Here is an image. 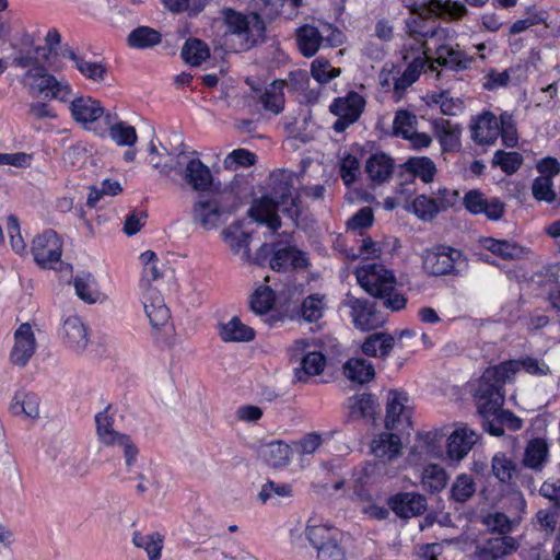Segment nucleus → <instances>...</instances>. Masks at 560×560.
<instances>
[{
	"mask_svg": "<svg viewBox=\"0 0 560 560\" xmlns=\"http://www.w3.org/2000/svg\"><path fill=\"white\" fill-rule=\"evenodd\" d=\"M256 154L246 149H236L228 154L223 161L224 168L236 170L237 167H248L256 163Z\"/></svg>",
	"mask_w": 560,
	"mask_h": 560,
	"instance_id": "69168bd1",
	"label": "nucleus"
},
{
	"mask_svg": "<svg viewBox=\"0 0 560 560\" xmlns=\"http://www.w3.org/2000/svg\"><path fill=\"white\" fill-rule=\"evenodd\" d=\"M108 135L119 147H132L138 139L136 128L121 120L109 126Z\"/></svg>",
	"mask_w": 560,
	"mask_h": 560,
	"instance_id": "864d4df0",
	"label": "nucleus"
},
{
	"mask_svg": "<svg viewBox=\"0 0 560 560\" xmlns=\"http://www.w3.org/2000/svg\"><path fill=\"white\" fill-rule=\"evenodd\" d=\"M492 471L501 482L506 483L516 474V465L503 454H497L492 459Z\"/></svg>",
	"mask_w": 560,
	"mask_h": 560,
	"instance_id": "0e129e2a",
	"label": "nucleus"
},
{
	"mask_svg": "<svg viewBox=\"0 0 560 560\" xmlns=\"http://www.w3.org/2000/svg\"><path fill=\"white\" fill-rule=\"evenodd\" d=\"M73 119L82 124H92L103 117L105 109L101 102L91 96H79L70 103Z\"/></svg>",
	"mask_w": 560,
	"mask_h": 560,
	"instance_id": "a878e982",
	"label": "nucleus"
},
{
	"mask_svg": "<svg viewBox=\"0 0 560 560\" xmlns=\"http://www.w3.org/2000/svg\"><path fill=\"white\" fill-rule=\"evenodd\" d=\"M475 57L469 56L466 51L459 49V45L452 46L442 44L435 49V58L431 59L428 65L430 72H436V78L440 79L442 72L436 69V65L447 70L459 72L470 69Z\"/></svg>",
	"mask_w": 560,
	"mask_h": 560,
	"instance_id": "9b49d317",
	"label": "nucleus"
},
{
	"mask_svg": "<svg viewBox=\"0 0 560 560\" xmlns=\"http://www.w3.org/2000/svg\"><path fill=\"white\" fill-rule=\"evenodd\" d=\"M364 108L365 100L355 91L348 92L346 96L336 97L329 106L330 113L338 117L332 125L334 131L343 132L359 120Z\"/></svg>",
	"mask_w": 560,
	"mask_h": 560,
	"instance_id": "9d476101",
	"label": "nucleus"
},
{
	"mask_svg": "<svg viewBox=\"0 0 560 560\" xmlns=\"http://www.w3.org/2000/svg\"><path fill=\"white\" fill-rule=\"evenodd\" d=\"M349 416L352 419H375L378 409L376 397L370 393L354 395L347 400Z\"/></svg>",
	"mask_w": 560,
	"mask_h": 560,
	"instance_id": "c9c22d12",
	"label": "nucleus"
},
{
	"mask_svg": "<svg viewBox=\"0 0 560 560\" xmlns=\"http://www.w3.org/2000/svg\"><path fill=\"white\" fill-rule=\"evenodd\" d=\"M340 72L339 68H332L330 62L324 58L315 59L311 66L312 77L320 84L330 82L339 77Z\"/></svg>",
	"mask_w": 560,
	"mask_h": 560,
	"instance_id": "e2e57ef3",
	"label": "nucleus"
},
{
	"mask_svg": "<svg viewBox=\"0 0 560 560\" xmlns=\"http://www.w3.org/2000/svg\"><path fill=\"white\" fill-rule=\"evenodd\" d=\"M476 492V485L471 476L460 474L456 477L450 490V500L458 503L467 502Z\"/></svg>",
	"mask_w": 560,
	"mask_h": 560,
	"instance_id": "3c124183",
	"label": "nucleus"
},
{
	"mask_svg": "<svg viewBox=\"0 0 560 560\" xmlns=\"http://www.w3.org/2000/svg\"><path fill=\"white\" fill-rule=\"evenodd\" d=\"M524 162L523 155L516 151L497 150L492 158V166L500 167L506 175L516 173Z\"/></svg>",
	"mask_w": 560,
	"mask_h": 560,
	"instance_id": "603ef678",
	"label": "nucleus"
},
{
	"mask_svg": "<svg viewBox=\"0 0 560 560\" xmlns=\"http://www.w3.org/2000/svg\"><path fill=\"white\" fill-rule=\"evenodd\" d=\"M482 524L490 533L499 536L510 537L512 532V521L502 512L489 513L482 518Z\"/></svg>",
	"mask_w": 560,
	"mask_h": 560,
	"instance_id": "bf43d9fd",
	"label": "nucleus"
},
{
	"mask_svg": "<svg viewBox=\"0 0 560 560\" xmlns=\"http://www.w3.org/2000/svg\"><path fill=\"white\" fill-rule=\"evenodd\" d=\"M278 209H282V207L277 206L269 198H260L254 201L248 210V215L258 224L267 225L272 232H276L281 228Z\"/></svg>",
	"mask_w": 560,
	"mask_h": 560,
	"instance_id": "393cba45",
	"label": "nucleus"
},
{
	"mask_svg": "<svg viewBox=\"0 0 560 560\" xmlns=\"http://www.w3.org/2000/svg\"><path fill=\"white\" fill-rule=\"evenodd\" d=\"M411 207L413 213L422 221H431L441 212L438 200L427 195L416 197Z\"/></svg>",
	"mask_w": 560,
	"mask_h": 560,
	"instance_id": "4d7b16f0",
	"label": "nucleus"
},
{
	"mask_svg": "<svg viewBox=\"0 0 560 560\" xmlns=\"http://www.w3.org/2000/svg\"><path fill=\"white\" fill-rule=\"evenodd\" d=\"M548 444L544 439L530 440L525 448L523 465L527 468L540 471L547 462Z\"/></svg>",
	"mask_w": 560,
	"mask_h": 560,
	"instance_id": "a19ab883",
	"label": "nucleus"
},
{
	"mask_svg": "<svg viewBox=\"0 0 560 560\" xmlns=\"http://www.w3.org/2000/svg\"><path fill=\"white\" fill-rule=\"evenodd\" d=\"M161 40L162 35L159 31L149 26H138L129 33L127 44L135 49H147L159 45Z\"/></svg>",
	"mask_w": 560,
	"mask_h": 560,
	"instance_id": "a18cd8bd",
	"label": "nucleus"
},
{
	"mask_svg": "<svg viewBox=\"0 0 560 560\" xmlns=\"http://www.w3.org/2000/svg\"><path fill=\"white\" fill-rule=\"evenodd\" d=\"M422 258L424 271L435 277L457 276L460 267L467 265V259L460 249L442 244L425 249Z\"/></svg>",
	"mask_w": 560,
	"mask_h": 560,
	"instance_id": "423d86ee",
	"label": "nucleus"
},
{
	"mask_svg": "<svg viewBox=\"0 0 560 560\" xmlns=\"http://www.w3.org/2000/svg\"><path fill=\"white\" fill-rule=\"evenodd\" d=\"M463 205L469 213L483 214L491 221L501 220L505 212V205L500 198H487L479 189L468 190L463 198Z\"/></svg>",
	"mask_w": 560,
	"mask_h": 560,
	"instance_id": "4468645a",
	"label": "nucleus"
},
{
	"mask_svg": "<svg viewBox=\"0 0 560 560\" xmlns=\"http://www.w3.org/2000/svg\"><path fill=\"white\" fill-rule=\"evenodd\" d=\"M481 244L485 249L505 260L521 259L526 255L523 246L506 240L486 237L481 241Z\"/></svg>",
	"mask_w": 560,
	"mask_h": 560,
	"instance_id": "58836bf2",
	"label": "nucleus"
},
{
	"mask_svg": "<svg viewBox=\"0 0 560 560\" xmlns=\"http://www.w3.org/2000/svg\"><path fill=\"white\" fill-rule=\"evenodd\" d=\"M219 336L225 342H248L255 339L256 334L254 328L233 316L228 323L220 324Z\"/></svg>",
	"mask_w": 560,
	"mask_h": 560,
	"instance_id": "e433bc0d",
	"label": "nucleus"
},
{
	"mask_svg": "<svg viewBox=\"0 0 560 560\" xmlns=\"http://www.w3.org/2000/svg\"><path fill=\"white\" fill-rule=\"evenodd\" d=\"M27 80L34 81V83L30 85L31 90H36L46 97L49 96V91L54 88L52 84L57 83V78L48 73L44 66H36L28 69L23 75L22 82L26 83Z\"/></svg>",
	"mask_w": 560,
	"mask_h": 560,
	"instance_id": "c03bdc74",
	"label": "nucleus"
},
{
	"mask_svg": "<svg viewBox=\"0 0 560 560\" xmlns=\"http://www.w3.org/2000/svg\"><path fill=\"white\" fill-rule=\"evenodd\" d=\"M521 370L533 376L550 374V369L546 362L527 355L518 360H508L498 365L490 366L483 372L481 378L504 388L506 382L511 381Z\"/></svg>",
	"mask_w": 560,
	"mask_h": 560,
	"instance_id": "39448f33",
	"label": "nucleus"
},
{
	"mask_svg": "<svg viewBox=\"0 0 560 560\" xmlns=\"http://www.w3.org/2000/svg\"><path fill=\"white\" fill-rule=\"evenodd\" d=\"M387 506L399 518H411L427 511V498L417 492H398L387 499Z\"/></svg>",
	"mask_w": 560,
	"mask_h": 560,
	"instance_id": "f3484780",
	"label": "nucleus"
},
{
	"mask_svg": "<svg viewBox=\"0 0 560 560\" xmlns=\"http://www.w3.org/2000/svg\"><path fill=\"white\" fill-rule=\"evenodd\" d=\"M427 42H422L421 44H417V50H422L423 56H417L412 59V61L407 66L402 74L397 78L394 82L395 91L406 90L410 85H412L418 79L428 61H431L427 54Z\"/></svg>",
	"mask_w": 560,
	"mask_h": 560,
	"instance_id": "473e14b6",
	"label": "nucleus"
},
{
	"mask_svg": "<svg viewBox=\"0 0 560 560\" xmlns=\"http://www.w3.org/2000/svg\"><path fill=\"white\" fill-rule=\"evenodd\" d=\"M15 343L11 351V361L19 365L25 366L35 353L36 340L30 324L24 323L19 326L14 332Z\"/></svg>",
	"mask_w": 560,
	"mask_h": 560,
	"instance_id": "aec40b11",
	"label": "nucleus"
},
{
	"mask_svg": "<svg viewBox=\"0 0 560 560\" xmlns=\"http://www.w3.org/2000/svg\"><path fill=\"white\" fill-rule=\"evenodd\" d=\"M478 435L472 430L462 428L453 431L447 439L446 454L451 460L460 462L476 444Z\"/></svg>",
	"mask_w": 560,
	"mask_h": 560,
	"instance_id": "b1692460",
	"label": "nucleus"
},
{
	"mask_svg": "<svg viewBox=\"0 0 560 560\" xmlns=\"http://www.w3.org/2000/svg\"><path fill=\"white\" fill-rule=\"evenodd\" d=\"M360 287L370 295L383 300V305L394 312L406 307L408 299L396 291L395 276L376 264L366 265L357 270Z\"/></svg>",
	"mask_w": 560,
	"mask_h": 560,
	"instance_id": "f03ea898",
	"label": "nucleus"
},
{
	"mask_svg": "<svg viewBox=\"0 0 560 560\" xmlns=\"http://www.w3.org/2000/svg\"><path fill=\"white\" fill-rule=\"evenodd\" d=\"M293 494V489L290 483H281V482H275L272 480H268L266 483L262 485L259 493L258 499L262 503H267L268 501L275 500L279 501L283 498H290Z\"/></svg>",
	"mask_w": 560,
	"mask_h": 560,
	"instance_id": "6e6d98bb",
	"label": "nucleus"
},
{
	"mask_svg": "<svg viewBox=\"0 0 560 560\" xmlns=\"http://www.w3.org/2000/svg\"><path fill=\"white\" fill-rule=\"evenodd\" d=\"M295 39L299 51L304 57L311 58L319 50L324 38L316 26L304 24L296 28Z\"/></svg>",
	"mask_w": 560,
	"mask_h": 560,
	"instance_id": "f704fd0d",
	"label": "nucleus"
},
{
	"mask_svg": "<svg viewBox=\"0 0 560 560\" xmlns=\"http://www.w3.org/2000/svg\"><path fill=\"white\" fill-rule=\"evenodd\" d=\"M401 167L415 178H420L424 184L433 182L438 168L434 161L429 156H410Z\"/></svg>",
	"mask_w": 560,
	"mask_h": 560,
	"instance_id": "4c0bfd02",
	"label": "nucleus"
},
{
	"mask_svg": "<svg viewBox=\"0 0 560 560\" xmlns=\"http://www.w3.org/2000/svg\"><path fill=\"white\" fill-rule=\"evenodd\" d=\"M269 194L261 198H269L281 211L291 219L300 215L298 199L292 196L293 178L290 172L284 170L273 171L269 176Z\"/></svg>",
	"mask_w": 560,
	"mask_h": 560,
	"instance_id": "0eeeda50",
	"label": "nucleus"
},
{
	"mask_svg": "<svg viewBox=\"0 0 560 560\" xmlns=\"http://www.w3.org/2000/svg\"><path fill=\"white\" fill-rule=\"evenodd\" d=\"M180 56L186 63L197 67L210 57V49L203 40L188 38L182 48Z\"/></svg>",
	"mask_w": 560,
	"mask_h": 560,
	"instance_id": "de8ad7c7",
	"label": "nucleus"
},
{
	"mask_svg": "<svg viewBox=\"0 0 560 560\" xmlns=\"http://www.w3.org/2000/svg\"><path fill=\"white\" fill-rule=\"evenodd\" d=\"M448 476L443 467L438 464L428 465L422 472L423 489L438 493L442 491L447 483Z\"/></svg>",
	"mask_w": 560,
	"mask_h": 560,
	"instance_id": "09e8293b",
	"label": "nucleus"
},
{
	"mask_svg": "<svg viewBox=\"0 0 560 560\" xmlns=\"http://www.w3.org/2000/svg\"><path fill=\"white\" fill-rule=\"evenodd\" d=\"M408 396L405 392L392 389L387 396L385 428L388 431H404L410 424V410L406 406Z\"/></svg>",
	"mask_w": 560,
	"mask_h": 560,
	"instance_id": "dca6fc26",
	"label": "nucleus"
},
{
	"mask_svg": "<svg viewBox=\"0 0 560 560\" xmlns=\"http://www.w3.org/2000/svg\"><path fill=\"white\" fill-rule=\"evenodd\" d=\"M163 542L164 537L158 532L143 535L142 533L136 530L132 534V544L137 548L144 549L149 560H160Z\"/></svg>",
	"mask_w": 560,
	"mask_h": 560,
	"instance_id": "49530a36",
	"label": "nucleus"
},
{
	"mask_svg": "<svg viewBox=\"0 0 560 560\" xmlns=\"http://www.w3.org/2000/svg\"><path fill=\"white\" fill-rule=\"evenodd\" d=\"M341 305L351 310L352 323L358 329L370 331L381 327L384 323L381 314L376 311L375 303L369 300L359 299L348 293Z\"/></svg>",
	"mask_w": 560,
	"mask_h": 560,
	"instance_id": "f8f14e48",
	"label": "nucleus"
},
{
	"mask_svg": "<svg viewBox=\"0 0 560 560\" xmlns=\"http://www.w3.org/2000/svg\"><path fill=\"white\" fill-rule=\"evenodd\" d=\"M308 259L306 254L295 246L275 244L273 255L270 258V268L275 271H289L298 268H306Z\"/></svg>",
	"mask_w": 560,
	"mask_h": 560,
	"instance_id": "6ab92c4d",
	"label": "nucleus"
},
{
	"mask_svg": "<svg viewBox=\"0 0 560 560\" xmlns=\"http://www.w3.org/2000/svg\"><path fill=\"white\" fill-rule=\"evenodd\" d=\"M77 295L86 303H95L100 292L96 290L94 277L90 272L77 275L73 279Z\"/></svg>",
	"mask_w": 560,
	"mask_h": 560,
	"instance_id": "8fccbe9b",
	"label": "nucleus"
},
{
	"mask_svg": "<svg viewBox=\"0 0 560 560\" xmlns=\"http://www.w3.org/2000/svg\"><path fill=\"white\" fill-rule=\"evenodd\" d=\"M499 133V120L490 112L482 113L471 125V138L478 144L494 143Z\"/></svg>",
	"mask_w": 560,
	"mask_h": 560,
	"instance_id": "cd10ccee",
	"label": "nucleus"
},
{
	"mask_svg": "<svg viewBox=\"0 0 560 560\" xmlns=\"http://www.w3.org/2000/svg\"><path fill=\"white\" fill-rule=\"evenodd\" d=\"M301 315L308 323L319 320L324 315V296L316 293L305 298L301 305Z\"/></svg>",
	"mask_w": 560,
	"mask_h": 560,
	"instance_id": "13d9d810",
	"label": "nucleus"
},
{
	"mask_svg": "<svg viewBox=\"0 0 560 560\" xmlns=\"http://www.w3.org/2000/svg\"><path fill=\"white\" fill-rule=\"evenodd\" d=\"M401 3L412 14L419 15L422 20L428 18H448L460 20L468 14L466 5L459 1L452 0H401Z\"/></svg>",
	"mask_w": 560,
	"mask_h": 560,
	"instance_id": "6e6552de",
	"label": "nucleus"
},
{
	"mask_svg": "<svg viewBox=\"0 0 560 560\" xmlns=\"http://www.w3.org/2000/svg\"><path fill=\"white\" fill-rule=\"evenodd\" d=\"M386 471L385 462H368L362 466L357 482L362 487L375 485L381 481Z\"/></svg>",
	"mask_w": 560,
	"mask_h": 560,
	"instance_id": "680f3d73",
	"label": "nucleus"
},
{
	"mask_svg": "<svg viewBox=\"0 0 560 560\" xmlns=\"http://www.w3.org/2000/svg\"><path fill=\"white\" fill-rule=\"evenodd\" d=\"M343 373L352 382L364 384L374 378L375 369L366 359L352 358L345 363Z\"/></svg>",
	"mask_w": 560,
	"mask_h": 560,
	"instance_id": "37998d69",
	"label": "nucleus"
},
{
	"mask_svg": "<svg viewBox=\"0 0 560 560\" xmlns=\"http://www.w3.org/2000/svg\"><path fill=\"white\" fill-rule=\"evenodd\" d=\"M394 171V160L384 152L372 154L365 163V173L374 184L387 182Z\"/></svg>",
	"mask_w": 560,
	"mask_h": 560,
	"instance_id": "2f4dec72",
	"label": "nucleus"
},
{
	"mask_svg": "<svg viewBox=\"0 0 560 560\" xmlns=\"http://www.w3.org/2000/svg\"><path fill=\"white\" fill-rule=\"evenodd\" d=\"M60 336L68 348L82 352L89 345V329L78 316H70L60 329Z\"/></svg>",
	"mask_w": 560,
	"mask_h": 560,
	"instance_id": "412c9836",
	"label": "nucleus"
},
{
	"mask_svg": "<svg viewBox=\"0 0 560 560\" xmlns=\"http://www.w3.org/2000/svg\"><path fill=\"white\" fill-rule=\"evenodd\" d=\"M222 14L226 32L242 38L243 50L250 49L264 38L266 26L259 14L245 15L230 8L224 9Z\"/></svg>",
	"mask_w": 560,
	"mask_h": 560,
	"instance_id": "7ed1b4c3",
	"label": "nucleus"
},
{
	"mask_svg": "<svg viewBox=\"0 0 560 560\" xmlns=\"http://www.w3.org/2000/svg\"><path fill=\"white\" fill-rule=\"evenodd\" d=\"M275 302L276 294L273 290L268 285H260L250 294L248 305L255 315L260 316L267 326L272 327L280 322L278 315H269Z\"/></svg>",
	"mask_w": 560,
	"mask_h": 560,
	"instance_id": "a211bd4d",
	"label": "nucleus"
},
{
	"mask_svg": "<svg viewBox=\"0 0 560 560\" xmlns=\"http://www.w3.org/2000/svg\"><path fill=\"white\" fill-rule=\"evenodd\" d=\"M532 195L538 202L557 203V192L553 189V182L549 177H536L532 184Z\"/></svg>",
	"mask_w": 560,
	"mask_h": 560,
	"instance_id": "052dcab7",
	"label": "nucleus"
},
{
	"mask_svg": "<svg viewBox=\"0 0 560 560\" xmlns=\"http://www.w3.org/2000/svg\"><path fill=\"white\" fill-rule=\"evenodd\" d=\"M143 307L145 314L154 328H159L160 326H164L171 315L170 310L165 305L162 296L155 290H149L144 295Z\"/></svg>",
	"mask_w": 560,
	"mask_h": 560,
	"instance_id": "72a5a7b5",
	"label": "nucleus"
},
{
	"mask_svg": "<svg viewBox=\"0 0 560 560\" xmlns=\"http://www.w3.org/2000/svg\"><path fill=\"white\" fill-rule=\"evenodd\" d=\"M395 339L387 332H374L366 337L361 350L369 357L386 358L393 350Z\"/></svg>",
	"mask_w": 560,
	"mask_h": 560,
	"instance_id": "ea45409f",
	"label": "nucleus"
},
{
	"mask_svg": "<svg viewBox=\"0 0 560 560\" xmlns=\"http://www.w3.org/2000/svg\"><path fill=\"white\" fill-rule=\"evenodd\" d=\"M284 85L283 80H275L264 91L254 88L253 91L257 93L265 110L279 115L284 108Z\"/></svg>",
	"mask_w": 560,
	"mask_h": 560,
	"instance_id": "c756f323",
	"label": "nucleus"
},
{
	"mask_svg": "<svg viewBox=\"0 0 560 560\" xmlns=\"http://www.w3.org/2000/svg\"><path fill=\"white\" fill-rule=\"evenodd\" d=\"M432 127L443 152L460 150L462 127L459 125H453L450 120L440 118L432 121Z\"/></svg>",
	"mask_w": 560,
	"mask_h": 560,
	"instance_id": "bb28decb",
	"label": "nucleus"
},
{
	"mask_svg": "<svg viewBox=\"0 0 560 560\" xmlns=\"http://www.w3.org/2000/svg\"><path fill=\"white\" fill-rule=\"evenodd\" d=\"M224 213H226V210L215 197H207L205 195H200L197 198L191 210L194 223L207 231L217 229Z\"/></svg>",
	"mask_w": 560,
	"mask_h": 560,
	"instance_id": "2eb2a0df",
	"label": "nucleus"
},
{
	"mask_svg": "<svg viewBox=\"0 0 560 560\" xmlns=\"http://www.w3.org/2000/svg\"><path fill=\"white\" fill-rule=\"evenodd\" d=\"M401 451V441L398 434L382 432L371 443L372 454L382 462L392 460Z\"/></svg>",
	"mask_w": 560,
	"mask_h": 560,
	"instance_id": "7c9ffc66",
	"label": "nucleus"
},
{
	"mask_svg": "<svg viewBox=\"0 0 560 560\" xmlns=\"http://www.w3.org/2000/svg\"><path fill=\"white\" fill-rule=\"evenodd\" d=\"M31 252L38 266L51 268V264L58 262L61 258L62 241L56 231L45 230L33 240Z\"/></svg>",
	"mask_w": 560,
	"mask_h": 560,
	"instance_id": "ddd939ff",
	"label": "nucleus"
},
{
	"mask_svg": "<svg viewBox=\"0 0 560 560\" xmlns=\"http://www.w3.org/2000/svg\"><path fill=\"white\" fill-rule=\"evenodd\" d=\"M518 542L514 537L497 536L486 540L476 553L477 560H504L514 553Z\"/></svg>",
	"mask_w": 560,
	"mask_h": 560,
	"instance_id": "4be33fe9",
	"label": "nucleus"
},
{
	"mask_svg": "<svg viewBox=\"0 0 560 560\" xmlns=\"http://www.w3.org/2000/svg\"><path fill=\"white\" fill-rule=\"evenodd\" d=\"M184 179L194 190L203 192L210 188L213 178L206 164L199 159H190L186 163Z\"/></svg>",
	"mask_w": 560,
	"mask_h": 560,
	"instance_id": "c85d7f7f",
	"label": "nucleus"
},
{
	"mask_svg": "<svg viewBox=\"0 0 560 560\" xmlns=\"http://www.w3.org/2000/svg\"><path fill=\"white\" fill-rule=\"evenodd\" d=\"M12 413H24L28 418L39 416L38 398L33 394H16L10 405Z\"/></svg>",
	"mask_w": 560,
	"mask_h": 560,
	"instance_id": "5fc2aeb1",
	"label": "nucleus"
},
{
	"mask_svg": "<svg viewBox=\"0 0 560 560\" xmlns=\"http://www.w3.org/2000/svg\"><path fill=\"white\" fill-rule=\"evenodd\" d=\"M326 359L320 351H307L301 358L300 368L295 369V378L306 382L310 376L319 375L325 368Z\"/></svg>",
	"mask_w": 560,
	"mask_h": 560,
	"instance_id": "79ce46f5",
	"label": "nucleus"
},
{
	"mask_svg": "<svg viewBox=\"0 0 560 560\" xmlns=\"http://www.w3.org/2000/svg\"><path fill=\"white\" fill-rule=\"evenodd\" d=\"M293 451L289 444L280 440L262 443L258 447V457L269 467H285L291 462Z\"/></svg>",
	"mask_w": 560,
	"mask_h": 560,
	"instance_id": "5701e85b",
	"label": "nucleus"
},
{
	"mask_svg": "<svg viewBox=\"0 0 560 560\" xmlns=\"http://www.w3.org/2000/svg\"><path fill=\"white\" fill-rule=\"evenodd\" d=\"M339 173L346 186L349 187L354 184L360 173V163L358 158L350 153L345 154L340 162Z\"/></svg>",
	"mask_w": 560,
	"mask_h": 560,
	"instance_id": "774afa93",
	"label": "nucleus"
},
{
	"mask_svg": "<svg viewBox=\"0 0 560 560\" xmlns=\"http://www.w3.org/2000/svg\"><path fill=\"white\" fill-rule=\"evenodd\" d=\"M500 136L503 145L506 148H514L517 144L518 137L517 130L511 114L504 112L500 115L499 121Z\"/></svg>",
	"mask_w": 560,
	"mask_h": 560,
	"instance_id": "338daca9",
	"label": "nucleus"
},
{
	"mask_svg": "<svg viewBox=\"0 0 560 560\" xmlns=\"http://www.w3.org/2000/svg\"><path fill=\"white\" fill-rule=\"evenodd\" d=\"M115 412L112 405L95 415L96 435L98 441L106 446H119L124 451L126 465L131 467L139 454V450L128 434L114 429Z\"/></svg>",
	"mask_w": 560,
	"mask_h": 560,
	"instance_id": "20e7f679",
	"label": "nucleus"
},
{
	"mask_svg": "<svg viewBox=\"0 0 560 560\" xmlns=\"http://www.w3.org/2000/svg\"><path fill=\"white\" fill-rule=\"evenodd\" d=\"M305 536L317 551V560H347L346 548L338 535L325 525H308Z\"/></svg>",
	"mask_w": 560,
	"mask_h": 560,
	"instance_id": "1a4fd4ad",
	"label": "nucleus"
},
{
	"mask_svg": "<svg viewBox=\"0 0 560 560\" xmlns=\"http://www.w3.org/2000/svg\"><path fill=\"white\" fill-rule=\"evenodd\" d=\"M481 427L493 436H502L505 429L518 431L523 420L508 409H503L505 401L504 388L480 377L475 392Z\"/></svg>",
	"mask_w": 560,
	"mask_h": 560,
	"instance_id": "f257e3e1",
	"label": "nucleus"
}]
</instances>
